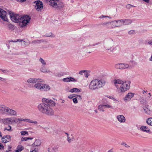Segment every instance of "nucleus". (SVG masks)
I'll return each instance as SVG.
<instances>
[{
    "label": "nucleus",
    "mask_w": 152,
    "mask_h": 152,
    "mask_svg": "<svg viewBox=\"0 0 152 152\" xmlns=\"http://www.w3.org/2000/svg\"><path fill=\"white\" fill-rule=\"evenodd\" d=\"M140 129L143 132L149 133L150 132V129L146 126H142L140 128Z\"/></svg>",
    "instance_id": "nucleus-18"
},
{
    "label": "nucleus",
    "mask_w": 152,
    "mask_h": 152,
    "mask_svg": "<svg viewBox=\"0 0 152 152\" xmlns=\"http://www.w3.org/2000/svg\"><path fill=\"white\" fill-rule=\"evenodd\" d=\"M0 113L10 116H15L17 115L15 111L3 105H0Z\"/></svg>",
    "instance_id": "nucleus-5"
},
{
    "label": "nucleus",
    "mask_w": 152,
    "mask_h": 152,
    "mask_svg": "<svg viewBox=\"0 0 152 152\" xmlns=\"http://www.w3.org/2000/svg\"><path fill=\"white\" fill-rule=\"evenodd\" d=\"M106 17L110 18V17H108V16H106L102 15V16H101L100 17V18H106Z\"/></svg>",
    "instance_id": "nucleus-46"
},
{
    "label": "nucleus",
    "mask_w": 152,
    "mask_h": 152,
    "mask_svg": "<svg viewBox=\"0 0 152 152\" xmlns=\"http://www.w3.org/2000/svg\"><path fill=\"white\" fill-rule=\"evenodd\" d=\"M4 80V78L1 77H0V80Z\"/></svg>",
    "instance_id": "nucleus-54"
},
{
    "label": "nucleus",
    "mask_w": 152,
    "mask_h": 152,
    "mask_svg": "<svg viewBox=\"0 0 152 152\" xmlns=\"http://www.w3.org/2000/svg\"><path fill=\"white\" fill-rule=\"evenodd\" d=\"M69 92L71 93L78 92H80V90L79 89L77 88H74L70 90H69Z\"/></svg>",
    "instance_id": "nucleus-26"
},
{
    "label": "nucleus",
    "mask_w": 152,
    "mask_h": 152,
    "mask_svg": "<svg viewBox=\"0 0 152 152\" xmlns=\"http://www.w3.org/2000/svg\"><path fill=\"white\" fill-rule=\"evenodd\" d=\"M21 135L23 136L26 135H28V133L26 131H22L20 132Z\"/></svg>",
    "instance_id": "nucleus-34"
},
{
    "label": "nucleus",
    "mask_w": 152,
    "mask_h": 152,
    "mask_svg": "<svg viewBox=\"0 0 152 152\" xmlns=\"http://www.w3.org/2000/svg\"><path fill=\"white\" fill-rule=\"evenodd\" d=\"M50 89V87L48 85L42 84L41 91H48Z\"/></svg>",
    "instance_id": "nucleus-21"
},
{
    "label": "nucleus",
    "mask_w": 152,
    "mask_h": 152,
    "mask_svg": "<svg viewBox=\"0 0 152 152\" xmlns=\"http://www.w3.org/2000/svg\"><path fill=\"white\" fill-rule=\"evenodd\" d=\"M94 111L96 113H98L97 111L96 110H95Z\"/></svg>",
    "instance_id": "nucleus-57"
},
{
    "label": "nucleus",
    "mask_w": 152,
    "mask_h": 152,
    "mask_svg": "<svg viewBox=\"0 0 152 152\" xmlns=\"http://www.w3.org/2000/svg\"><path fill=\"white\" fill-rule=\"evenodd\" d=\"M149 95H150V96H151V94H150V93H149Z\"/></svg>",
    "instance_id": "nucleus-60"
},
{
    "label": "nucleus",
    "mask_w": 152,
    "mask_h": 152,
    "mask_svg": "<svg viewBox=\"0 0 152 152\" xmlns=\"http://www.w3.org/2000/svg\"><path fill=\"white\" fill-rule=\"evenodd\" d=\"M46 36H48V37H50V36H51V35H47Z\"/></svg>",
    "instance_id": "nucleus-58"
},
{
    "label": "nucleus",
    "mask_w": 152,
    "mask_h": 152,
    "mask_svg": "<svg viewBox=\"0 0 152 152\" xmlns=\"http://www.w3.org/2000/svg\"><path fill=\"white\" fill-rule=\"evenodd\" d=\"M7 28L10 30H13L15 28L14 26L11 24H8L7 25Z\"/></svg>",
    "instance_id": "nucleus-30"
},
{
    "label": "nucleus",
    "mask_w": 152,
    "mask_h": 152,
    "mask_svg": "<svg viewBox=\"0 0 152 152\" xmlns=\"http://www.w3.org/2000/svg\"><path fill=\"white\" fill-rule=\"evenodd\" d=\"M103 25L109 29L113 28L116 27L115 21H113L111 22H108L103 23Z\"/></svg>",
    "instance_id": "nucleus-9"
},
{
    "label": "nucleus",
    "mask_w": 152,
    "mask_h": 152,
    "mask_svg": "<svg viewBox=\"0 0 152 152\" xmlns=\"http://www.w3.org/2000/svg\"><path fill=\"white\" fill-rule=\"evenodd\" d=\"M133 96V94L132 93H129L127 94L123 98V99L125 102H126L127 101L130 100Z\"/></svg>",
    "instance_id": "nucleus-15"
},
{
    "label": "nucleus",
    "mask_w": 152,
    "mask_h": 152,
    "mask_svg": "<svg viewBox=\"0 0 152 152\" xmlns=\"http://www.w3.org/2000/svg\"><path fill=\"white\" fill-rule=\"evenodd\" d=\"M63 81L64 82H68L70 81L73 82H76L77 81V80L72 77H69L63 79Z\"/></svg>",
    "instance_id": "nucleus-16"
},
{
    "label": "nucleus",
    "mask_w": 152,
    "mask_h": 152,
    "mask_svg": "<svg viewBox=\"0 0 152 152\" xmlns=\"http://www.w3.org/2000/svg\"><path fill=\"white\" fill-rule=\"evenodd\" d=\"M21 121H25V122L26 121V119L18 118V119H16V121H15V120L13 121L14 122H16H16H18L19 123H20Z\"/></svg>",
    "instance_id": "nucleus-27"
},
{
    "label": "nucleus",
    "mask_w": 152,
    "mask_h": 152,
    "mask_svg": "<svg viewBox=\"0 0 152 152\" xmlns=\"http://www.w3.org/2000/svg\"><path fill=\"white\" fill-rule=\"evenodd\" d=\"M7 14L5 11L0 8V18L4 21H6L7 20Z\"/></svg>",
    "instance_id": "nucleus-10"
},
{
    "label": "nucleus",
    "mask_w": 152,
    "mask_h": 152,
    "mask_svg": "<svg viewBox=\"0 0 152 152\" xmlns=\"http://www.w3.org/2000/svg\"><path fill=\"white\" fill-rule=\"evenodd\" d=\"M114 83L119 93H124L130 88V83L128 81L124 82L120 79H115L114 80Z\"/></svg>",
    "instance_id": "nucleus-3"
},
{
    "label": "nucleus",
    "mask_w": 152,
    "mask_h": 152,
    "mask_svg": "<svg viewBox=\"0 0 152 152\" xmlns=\"http://www.w3.org/2000/svg\"><path fill=\"white\" fill-rule=\"evenodd\" d=\"M142 0L147 3H148L149 1V0Z\"/></svg>",
    "instance_id": "nucleus-51"
},
{
    "label": "nucleus",
    "mask_w": 152,
    "mask_h": 152,
    "mask_svg": "<svg viewBox=\"0 0 152 152\" xmlns=\"http://www.w3.org/2000/svg\"><path fill=\"white\" fill-rule=\"evenodd\" d=\"M115 67L117 69H122L128 68L129 67V65L127 64H124L122 63H120L116 64Z\"/></svg>",
    "instance_id": "nucleus-12"
},
{
    "label": "nucleus",
    "mask_w": 152,
    "mask_h": 152,
    "mask_svg": "<svg viewBox=\"0 0 152 152\" xmlns=\"http://www.w3.org/2000/svg\"><path fill=\"white\" fill-rule=\"evenodd\" d=\"M98 108L99 111L103 112L104 111V108L113 109V107L111 105L108 104H100L98 106Z\"/></svg>",
    "instance_id": "nucleus-8"
},
{
    "label": "nucleus",
    "mask_w": 152,
    "mask_h": 152,
    "mask_svg": "<svg viewBox=\"0 0 152 152\" xmlns=\"http://www.w3.org/2000/svg\"><path fill=\"white\" fill-rule=\"evenodd\" d=\"M13 121V120L10 118H5L2 119L0 120V123L4 124H7L9 123L12 122Z\"/></svg>",
    "instance_id": "nucleus-13"
},
{
    "label": "nucleus",
    "mask_w": 152,
    "mask_h": 152,
    "mask_svg": "<svg viewBox=\"0 0 152 152\" xmlns=\"http://www.w3.org/2000/svg\"><path fill=\"white\" fill-rule=\"evenodd\" d=\"M48 152L50 151L49 150H48Z\"/></svg>",
    "instance_id": "nucleus-61"
},
{
    "label": "nucleus",
    "mask_w": 152,
    "mask_h": 152,
    "mask_svg": "<svg viewBox=\"0 0 152 152\" xmlns=\"http://www.w3.org/2000/svg\"><path fill=\"white\" fill-rule=\"evenodd\" d=\"M5 70H3L2 71V72H5Z\"/></svg>",
    "instance_id": "nucleus-59"
},
{
    "label": "nucleus",
    "mask_w": 152,
    "mask_h": 152,
    "mask_svg": "<svg viewBox=\"0 0 152 152\" xmlns=\"http://www.w3.org/2000/svg\"><path fill=\"white\" fill-rule=\"evenodd\" d=\"M108 152H113L112 150L110 149L108 151Z\"/></svg>",
    "instance_id": "nucleus-55"
},
{
    "label": "nucleus",
    "mask_w": 152,
    "mask_h": 152,
    "mask_svg": "<svg viewBox=\"0 0 152 152\" xmlns=\"http://www.w3.org/2000/svg\"><path fill=\"white\" fill-rule=\"evenodd\" d=\"M22 41V40H20V39H18L17 40V41H15V42H21Z\"/></svg>",
    "instance_id": "nucleus-53"
},
{
    "label": "nucleus",
    "mask_w": 152,
    "mask_h": 152,
    "mask_svg": "<svg viewBox=\"0 0 152 152\" xmlns=\"http://www.w3.org/2000/svg\"><path fill=\"white\" fill-rule=\"evenodd\" d=\"M65 133L67 135V137H68L67 140H68V142H69L70 143L72 141H73V139L72 138H70V137H69V134L68 133Z\"/></svg>",
    "instance_id": "nucleus-33"
},
{
    "label": "nucleus",
    "mask_w": 152,
    "mask_h": 152,
    "mask_svg": "<svg viewBox=\"0 0 152 152\" xmlns=\"http://www.w3.org/2000/svg\"><path fill=\"white\" fill-rule=\"evenodd\" d=\"M146 123L148 125L152 126V118H148L146 121Z\"/></svg>",
    "instance_id": "nucleus-28"
},
{
    "label": "nucleus",
    "mask_w": 152,
    "mask_h": 152,
    "mask_svg": "<svg viewBox=\"0 0 152 152\" xmlns=\"http://www.w3.org/2000/svg\"><path fill=\"white\" fill-rule=\"evenodd\" d=\"M144 109L145 113L147 114H150L151 113V111L150 110V109L148 107H145Z\"/></svg>",
    "instance_id": "nucleus-29"
},
{
    "label": "nucleus",
    "mask_w": 152,
    "mask_h": 152,
    "mask_svg": "<svg viewBox=\"0 0 152 152\" xmlns=\"http://www.w3.org/2000/svg\"><path fill=\"white\" fill-rule=\"evenodd\" d=\"M40 42V40H34L32 41V43H39Z\"/></svg>",
    "instance_id": "nucleus-43"
},
{
    "label": "nucleus",
    "mask_w": 152,
    "mask_h": 152,
    "mask_svg": "<svg viewBox=\"0 0 152 152\" xmlns=\"http://www.w3.org/2000/svg\"><path fill=\"white\" fill-rule=\"evenodd\" d=\"M0 137H2V135L1 133V132H0Z\"/></svg>",
    "instance_id": "nucleus-56"
},
{
    "label": "nucleus",
    "mask_w": 152,
    "mask_h": 152,
    "mask_svg": "<svg viewBox=\"0 0 152 152\" xmlns=\"http://www.w3.org/2000/svg\"><path fill=\"white\" fill-rule=\"evenodd\" d=\"M39 61L43 64L42 65L45 66L46 64V63L45 60H44L42 58H40Z\"/></svg>",
    "instance_id": "nucleus-35"
},
{
    "label": "nucleus",
    "mask_w": 152,
    "mask_h": 152,
    "mask_svg": "<svg viewBox=\"0 0 152 152\" xmlns=\"http://www.w3.org/2000/svg\"><path fill=\"white\" fill-rule=\"evenodd\" d=\"M121 145H124L125 147L128 148L130 147V146L128 145L125 142H122Z\"/></svg>",
    "instance_id": "nucleus-36"
},
{
    "label": "nucleus",
    "mask_w": 152,
    "mask_h": 152,
    "mask_svg": "<svg viewBox=\"0 0 152 152\" xmlns=\"http://www.w3.org/2000/svg\"><path fill=\"white\" fill-rule=\"evenodd\" d=\"M10 15L11 20L14 22H19L20 26L21 27L26 26L30 19L28 15L20 16L18 14H14L11 12H10Z\"/></svg>",
    "instance_id": "nucleus-2"
},
{
    "label": "nucleus",
    "mask_w": 152,
    "mask_h": 152,
    "mask_svg": "<svg viewBox=\"0 0 152 152\" xmlns=\"http://www.w3.org/2000/svg\"><path fill=\"white\" fill-rule=\"evenodd\" d=\"M102 86V82L101 80L95 79L91 81L89 88L91 90H95L101 88Z\"/></svg>",
    "instance_id": "nucleus-6"
},
{
    "label": "nucleus",
    "mask_w": 152,
    "mask_h": 152,
    "mask_svg": "<svg viewBox=\"0 0 152 152\" xmlns=\"http://www.w3.org/2000/svg\"><path fill=\"white\" fill-rule=\"evenodd\" d=\"M11 136L10 135L4 136L2 137V142L6 143L10 142L11 140Z\"/></svg>",
    "instance_id": "nucleus-14"
},
{
    "label": "nucleus",
    "mask_w": 152,
    "mask_h": 152,
    "mask_svg": "<svg viewBox=\"0 0 152 152\" xmlns=\"http://www.w3.org/2000/svg\"><path fill=\"white\" fill-rule=\"evenodd\" d=\"M35 4V8L37 11H40L43 8V3L40 1H37L34 2Z\"/></svg>",
    "instance_id": "nucleus-7"
},
{
    "label": "nucleus",
    "mask_w": 152,
    "mask_h": 152,
    "mask_svg": "<svg viewBox=\"0 0 152 152\" xmlns=\"http://www.w3.org/2000/svg\"><path fill=\"white\" fill-rule=\"evenodd\" d=\"M41 144V141L39 139H36L32 145L33 147L39 146Z\"/></svg>",
    "instance_id": "nucleus-19"
},
{
    "label": "nucleus",
    "mask_w": 152,
    "mask_h": 152,
    "mask_svg": "<svg viewBox=\"0 0 152 152\" xmlns=\"http://www.w3.org/2000/svg\"><path fill=\"white\" fill-rule=\"evenodd\" d=\"M134 32V31H133V30H132V31H129V34H132L133 32Z\"/></svg>",
    "instance_id": "nucleus-48"
},
{
    "label": "nucleus",
    "mask_w": 152,
    "mask_h": 152,
    "mask_svg": "<svg viewBox=\"0 0 152 152\" xmlns=\"http://www.w3.org/2000/svg\"><path fill=\"white\" fill-rule=\"evenodd\" d=\"M107 97L111 99H112V97L110 96L108 97L107 96H105L104 97H103L102 98V103L103 104H107V103L108 102L107 99Z\"/></svg>",
    "instance_id": "nucleus-22"
},
{
    "label": "nucleus",
    "mask_w": 152,
    "mask_h": 152,
    "mask_svg": "<svg viewBox=\"0 0 152 152\" xmlns=\"http://www.w3.org/2000/svg\"><path fill=\"white\" fill-rule=\"evenodd\" d=\"M75 97V95H70L69 96H68V98L70 99H72L73 98Z\"/></svg>",
    "instance_id": "nucleus-42"
},
{
    "label": "nucleus",
    "mask_w": 152,
    "mask_h": 152,
    "mask_svg": "<svg viewBox=\"0 0 152 152\" xmlns=\"http://www.w3.org/2000/svg\"><path fill=\"white\" fill-rule=\"evenodd\" d=\"M30 152H37L35 148H34V149H33L32 150H31Z\"/></svg>",
    "instance_id": "nucleus-47"
},
{
    "label": "nucleus",
    "mask_w": 152,
    "mask_h": 152,
    "mask_svg": "<svg viewBox=\"0 0 152 152\" xmlns=\"http://www.w3.org/2000/svg\"><path fill=\"white\" fill-rule=\"evenodd\" d=\"M148 43L150 44L151 45H152V42L151 41H149L148 42Z\"/></svg>",
    "instance_id": "nucleus-52"
},
{
    "label": "nucleus",
    "mask_w": 152,
    "mask_h": 152,
    "mask_svg": "<svg viewBox=\"0 0 152 152\" xmlns=\"http://www.w3.org/2000/svg\"><path fill=\"white\" fill-rule=\"evenodd\" d=\"M43 80L40 79L30 78L28 79L27 82L28 84H32L37 82H42Z\"/></svg>",
    "instance_id": "nucleus-11"
},
{
    "label": "nucleus",
    "mask_w": 152,
    "mask_h": 152,
    "mask_svg": "<svg viewBox=\"0 0 152 152\" xmlns=\"http://www.w3.org/2000/svg\"><path fill=\"white\" fill-rule=\"evenodd\" d=\"M29 123H34V124H37V122L36 121H33L32 120H31L29 119H26V121Z\"/></svg>",
    "instance_id": "nucleus-32"
},
{
    "label": "nucleus",
    "mask_w": 152,
    "mask_h": 152,
    "mask_svg": "<svg viewBox=\"0 0 152 152\" xmlns=\"http://www.w3.org/2000/svg\"><path fill=\"white\" fill-rule=\"evenodd\" d=\"M84 75L86 77H88V73L87 72V71H86V72H85V73H84Z\"/></svg>",
    "instance_id": "nucleus-44"
},
{
    "label": "nucleus",
    "mask_w": 152,
    "mask_h": 152,
    "mask_svg": "<svg viewBox=\"0 0 152 152\" xmlns=\"http://www.w3.org/2000/svg\"><path fill=\"white\" fill-rule=\"evenodd\" d=\"M23 148V146H18L17 148V150H16L15 151V152H18L19 151H21Z\"/></svg>",
    "instance_id": "nucleus-31"
},
{
    "label": "nucleus",
    "mask_w": 152,
    "mask_h": 152,
    "mask_svg": "<svg viewBox=\"0 0 152 152\" xmlns=\"http://www.w3.org/2000/svg\"><path fill=\"white\" fill-rule=\"evenodd\" d=\"M42 85V83H37L34 85V87L37 89H39L40 90H41Z\"/></svg>",
    "instance_id": "nucleus-25"
},
{
    "label": "nucleus",
    "mask_w": 152,
    "mask_h": 152,
    "mask_svg": "<svg viewBox=\"0 0 152 152\" xmlns=\"http://www.w3.org/2000/svg\"><path fill=\"white\" fill-rule=\"evenodd\" d=\"M6 130H7L9 131H12V130L11 129V127L9 125L8 126V128L7 129L6 128H4V131H5Z\"/></svg>",
    "instance_id": "nucleus-37"
},
{
    "label": "nucleus",
    "mask_w": 152,
    "mask_h": 152,
    "mask_svg": "<svg viewBox=\"0 0 152 152\" xmlns=\"http://www.w3.org/2000/svg\"><path fill=\"white\" fill-rule=\"evenodd\" d=\"M42 103L39 104L38 106L39 110L41 113L48 116L53 115L54 112L50 106L55 105L54 102L50 99L43 98L42 100Z\"/></svg>",
    "instance_id": "nucleus-1"
},
{
    "label": "nucleus",
    "mask_w": 152,
    "mask_h": 152,
    "mask_svg": "<svg viewBox=\"0 0 152 152\" xmlns=\"http://www.w3.org/2000/svg\"><path fill=\"white\" fill-rule=\"evenodd\" d=\"M118 120L121 123H124L125 121V117L122 115H118L117 116Z\"/></svg>",
    "instance_id": "nucleus-17"
},
{
    "label": "nucleus",
    "mask_w": 152,
    "mask_h": 152,
    "mask_svg": "<svg viewBox=\"0 0 152 152\" xmlns=\"http://www.w3.org/2000/svg\"><path fill=\"white\" fill-rule=\"evenodd\" d=\"M86 71H87L86 70L80 71L79 72V74L81 75H83V73H84L85 72H86Z\"/></svg>",
    "instance_id": "nucleus-40"
},
{
    "label": "nucleus",
    "mask_w": 152,
    "mask_h": 152,
    "mask_svg": "<svg viewBox=\"0 0 152 152\" xmlns=\"http://www.w3.org/2000/svg\"><path fill=\"white\" fill-rule=\"evenodd\" d=\"M77 98V99L78 100H81L82 99V98L81 96L80 95H75V97Z\"/></svg>",
    "instance_id": "nucleus-38"
},
{
    "label": "nucleus",
    "mask_w": 152,
    "mask_h": 152,
    "mask_svg": "<svg viewBox=\"0 0 152 152\" xmlns=\"http://www.w3.org/2000/svg\"><path fill=\"white\" fill-rule=\"evenodd\" d=\"M73 102L75 103H77L78 102L77 98L76 97H74L72 99Z\"/></svg>",
    "instance_id": "nucleus-39"
},
{
    "label": "nucleus",
    "mask_w": 152,
    "mask_h": 152,
    "mask_svg": "<svg viewBox=\"0 0 152 152\" xmlns=\"http://www.w3.org/2000/svg\"><path fill=\"white\" fill-rule=\"evenodd\" d=\"M16 0L17 1H18L22 2L24 1H26V0Z\"/></svg>",
    "instance_id": "nucleus-49"
},
{
    "label": "nucleus",
    "mask_w": 152,
    "mask_h": 152,
    "mask_svg": "<svg viewBox=\"0 0 152 152\" xmlns=\"http://www.w3.org/2000/svg\"><path fill=\"white\" fill-rule=\"evenodd\" d=\"M33 139V137H27V140H32Z\"/></svg>",
    "instance_id": "nucleus-50"
},
{
    "label": "nucleus",
    "mask_w": 152,
    "mask_h": 152,
    "mask_svg": "<svg viewBox=\"0 0 152 152\" xmlns=\"http://www.w3.org/2000/svg\"><path fill=\"white\" fill-rule=\"evenodd\" d=\"M27 137H22L21 139V141H27Z\"/></svg>",
    "instance_id": "nucleus-41"
},
{
    "label": "nucleus",
    "mask_w": 152,
    "mask_h": 152,
    "mask_svg": "<svg viewBox=\"0 0 152 152\" xmlns=\"http://www.w3.org/2000/svg\"><path fill=\"white\" fill-rule=\"evenodd\" d=\"M116 27H119L123 25V19L114 20Z\"/></svg>",
    "instance_id": "nucleus-20"
},
{
    "label": "nucleus",
    "mask_w": 152,
    "mask_h": 152,
    "mask_svg": "<svg viewBox=\"0 0 152 152\" xmlns=\"http://www.w3.org/2000/svg\"><path fill=\"white\" fill-rule=\"evenodd\" d=\"M4 146L2 145V144L0 143V150L1 149H4Z\"/></svg>",
    "instance_id": "nucleus-45"
},
{
    "label": "nucleus",
    "mask_w": 152,
    "mask_h": 152,
    "mask_svg": "<svg viewBox=\"0 0 152 152\" xmlns=\"http://www.w3.org/2000/svg\"><path fill=\"white\" fill-rule=\"evenodd\" d=\"M41 70L42 72H43L48 73L50 72V70L45 68L44 65H42Z\"/></svg>",
    "instance_id": "nucleus-23"
},
{
    "label": "nucleus",
    "mask_w": 152,
    "mask_h": 152,
    "mask_svg": "<svg viewBox=\"0 0 152 152\" xmlns=\"http://www.w3.org/2000/svg\"><path fill=\"white\" fill-rule=\"evenodd\" d=\"M8 47L9 48V46H8Z\"/></svg>",
    "instance_id": "nucleus-62"
},
{
    "label": "nucleus",
    "mask_w": 152,
    "mask_h": 152,
    "mask_svg": "<svg viewBox=\"0 0 152 152\" xmlns=\"http://www.w3.org/2000/svg\"><path fill=\"white\" fill-rule=\"evenodd\" d=\"M123 25H128L131 23L132 20H130L123 19Z\"/></svg>",
    "instance_id": "nucleus-24"
},
{
    "label": "nucleus",
    "mask_w": 152,
    "mask_h": 152,
    "mask_svg": "<svg viewBox=\"0 0 152 152\" xmlns=\"http://www.w3.org/2000/svg\"><path fill=\"white\" fill-rule=\"evenodd\" d=\"M46 1L52 8L57 10L62 9L64 5L60 0H46Z\"/></svg>",
    "instance_id": "nucleus-4"
}]
</instances>
